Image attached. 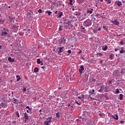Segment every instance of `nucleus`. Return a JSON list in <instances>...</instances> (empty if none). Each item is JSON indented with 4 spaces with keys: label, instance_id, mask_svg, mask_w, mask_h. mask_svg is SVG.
Here are the masks:
<instances>
[{
    "label": "nucleus",
    "instance_id": "f257e3e1",
    "mask_svg": "<svg viewBox=\"0 0 125 125\" xmlns=\"http://www.w3.org/2000/svg\"><path fill=\"white\" fill-rule=\"evenodd\" d=\"M91 24L92 22L90 20H87L83 22V25L84 26H85V27H89L90 26H91Z\"/></svg>",
    "mask_w": 125,
    "mask_h": 125
},
{
    "label": "nucleus",
    "instance_id": "f03ea898",
    "mask_svg": "<svg viewBox=\"0 0 125 125\" xmlns=\"http://www.w3.org/2000/svg\"><path fill=\"white\" fill-rule=\"evenodd\" d=\"M83 114H82V117L84 118H88L89 117V113H88V111L87 110H85V109H83Z\"/></svg>",
    "mask_w": 125,
    "mask_h": 125
},
{
    "label": "nucleus",
    "instance_id": "7ed1b4c3",
    "mask_svg": "<svg viewBox=\"0 0 125 125\" xmlns=\"http://www.w3.org/2000/svg\"><path fill=\"white\" fill-rule=\"evenodd\" d=\"M52 117H48L47 119V121L44 122V125H50L52 123Z\"/></svg>",
    "mask_w": 125,
    "mask_h": 125
},
{
    "label": "nucleus",
    "instance_id": "20e7f679",
    "mask_svg": "<svg viewBox=\"0 0 125 125\" xmlns=\"http://www.w3.org/2000/svg\"><path fill=\"white\" fill-rule=\"evenodd\" d=\"M66 41L67 40H66V39H65V37L61 38L59 40V42L60 44H65V43H66Z\"/></svg>",
    "mask_w": 125,
    "mask_h": 125
},
{
    "label": "nucleus",
    "instance_id": "39448f33",
    "mask_svg": "<svg viewBox=\"0 0 125 125\" xmlns=\"http://www.w3.org/2000/svg\"><path fill=\"white\" fill-rule=\"evenodd\" d=\"M113 75H114L115 77H120V76H121L120 71H119L118 70H115L113 72Z\"/></svg>",
    "mask_w": 125,
    "mask_h": 125
},
{
    "label": "nucleus",
    "instance_id": "423d86ee",
    "mask_svg": "<svg viewBox=\"0 0 125 125\" xmlns=\"http://www.w3.org/2000/svg\"><path fill=\"white\" fill-rule=\"evenodd\" d=\"M24 119H25L24 122H27V121L29 120V116H28L27 112L24 113Z\"/></svg>",
    "mask_w": 125,
    "mask_h": 125
},
{
    "label": "nucleus",
    "instance_id": "0eeeda50",
    "mask_svg": "<svg viewBox=\"0 0 125 125\" xmlns=\"http://www.w3.org/2000/svg\"><path fill=\"white\" fill-rule=\"evenodd\" d=\"M84 70V67H83V65H81L80 67V69H79V73H80L81 75L83 74V71Z\"/></svg>",
    "mask_w": 125,
    "mask_h": 125
},
{
    "label": "nucleus",
    "instance_id": "6e6552de",
    "mask_svg": "<svg viewBox=\"0 0 125 125\" xmlns=\"http://www.w3.org/2000/svg\"><path fill=\"white\" fill-rule=\"evenodd\" d=\"M112 23H113V25H119V24H120V22H119V21H118V20L115 19L114 20V21H111Z\"/></svg>",
    "mask_w": 125,
    "mask_h": 125
},
{
    "label": "nucleus",
    "instance_id": "1a4fd4ad",
    "mask_svg": "<svg viewBox=\"0 0 125 125\" xmlns=\"http://www.w3.org/2000/svg\"><path fill=\"white\" fill-rule=\"evenodd\" d=\"M115 4L118 5V6H121V5H123V3H122V2L120 1H116L115 2Z\"/></svg>",
    "mask_w": 125,
    "mask_h": 125
},
{
    "label": "nucleus",
    "instance_id": "9d476101",
    "mask_svg": "<svg viewBox=\"0 0 125 125\" xmlns=\"http://www.w3.org/2000/svg\"><path fill=\"white\" fill-rule=\"evenodd\" d=\"M63 48H64V47H61L59 48V50L58 52V54H60V53H62L63 52Z\"/></svg>",
    "mask_w": 125,
    "mask_h": 125
},
{
    "label": "nucleus",
    "instance_id": "9b49d317",
    "mask_svg": "<svg viewBox=\"0 0 125 125\" xmlns=\"http://www.w3.org/2000/svg\"><path fill=\"white\" fill-rule=\"evenodd\" d=\"M0 106L1 108H6L7 107V105H6V104L2 103L0 104Z\"/></svg>",
    "mask_w": 125,
    "mask_h": 125
},
{
    "label": "nucleus",
    "instance_id": "f8f14e48",
    "mask_svg": "<svg viewBox=\"0 0 125 125\" xmlns=\"http://www.w3.org/2000/svg\"><path fill=\"white\" fill-rule=\"evenodd\" d=\"M123 75H125V69H122L120 72V76H123Z\"/></svg>",
    "mask_w": 125,
    "mask_h": 125
},
{
    "label": "nucleus",
    "instance_id": "ddd939ff",
    "mask_svg": "<svg viewBox=\"0 0 125 125\" xmlns=\"http://www.w3.org/2000/svg\"><path fill=\"white\" fill-rule=\"evenodd\" d=\"M8 34V33L6 32V31H4L3 30L1 31V36H6Z\"/></svg>",
    "mask_w": 125,
    "mask_h": 125
},
{
    "label": "nucleus",
    "instance_id": "4468645a",
    "mask_svg": "<svg viewBox=\"0 0 125 125\" xmlns=\"http://www.w3.org/2000/svg\"><path fill=\"white\" fill-rule=\"evenodd\" d=\"M34 15V12L31 11V10H29V12L28 13V16H32Z\"/></svg>",
    "mask_w": 125,
    "mask_h": 125
},
{
    "label": "nucleus",
    "instance_id": "2eb2a0df",
    "mask_svg": "<svg viewBox=\"0 0 125 125\" xmlns=\"http://www.w3.org/2000/svg\"><path fill=\"white\" fill-rule=\"evenodd\" d=\"M8 61H9L10 62H13L15 61V59H12L11 57H9L8 59Z\"/></svg>",
    "mask_w": 125,
    "mask_h": 125
},
{
    "label": "nucleus",
    "instance_id": "dca6fc26",
    "mask_svg": "<svg viewBox=\"0 0 125 125\" xmlns=\"http://www.w3.org/2000/svg\"><path fill=\"white\" fill-rule=\"evenodd\" d=\"M45 25L48 28H49V27H52V24L51 23H47V22H45Z\"/></svg>",
    "mask_w": 125,
    "mask_h": 125
},
{
    "label": "nucleus",
    "instance_id": "f3484780",
    "mask_svg": "<svg viewBox=\"0 0 125 125\" xmlns=\"http://www.w3.org/2000/svg\"><path fill=\"white\" fill-rule=\"evenodd\" d=\"M112 118H113V119H114V120H119V116H118L117 114H116L115 116L112 115Z\"/></svg>",
    "mask_w": 125,
    "mask_h": 125
},
{
    "label": "nucleus",
    "instance_id": "a211bd4d",
    "mask_svg": "<svg viewBox=\"0 0 125 125\" xmlns=\"http://www.w3.org/2000/svg\"><path fill=\"white\" fill-rule=\"evenodd\" d=\"M102 49L103 50H104V51H106L107 49H108V47L107 46V45H104L102 47Z\"/></svg>",
    "mask_w": 125,
    "mask_h": 125
},
{
    "label": "nucleus",
    "instance_id": "6ab92c4d",
    "mask_svg": "<svg viewBox=\"0 0 125 125\" xmlns=\"http://www.w3.org/2000/svg\"><path fill=\"white\" fill-rule=\"evenodd\" d=\"M12 29L14 30L15 31H17L18 30V28H17V26L14 25L12 27Z\"/></svg>",
    "mask_w": 125,
    "mask_h": 125
},
{
    "label": "nucleus",
    "instance_id": "aec40b11",
    "mask_svg": "<svg viewBox=\"0 0 125 125\" xmlns=\"http://www.w3.org/2000/svg\"><path fill=\"white\" fill-rule=\"evenodd\" d=\"M62 15H63V13L62 12H60L59 13L58 18H61L62 17Z\"/></svg>",
    "mask_w": 125,
    "mask_h": 125
},
{
    "label": "nucleus",
    "instance_id": "412c9836",
    "mask_svg": "<svg viewBox=\"0 0 125 125\" xmlns=\"http://www.w3.org/2000/svg\"><path fill=\"white\" fill-rule=\"evenodd\" d=\"M120 54H122L123 53H125V50H124V47H121V49L120 51Z\"/></svg>",
    "mask_w": 125,
    "mask_h": 125
},
{
    "label": "nucleus",
    "instance_id": "4be33fe9",
    "mask_svg": "<svg viewBox=\"0 0 125 125\" xmlns=\"http://www.w3.org/2000/svg\"><path fill=\"white\" fill-rule=\"evenodd\" d=\"M5 19H0V24H3L4 23V22L5 21Z\"/></svg>",
    "mask_w": 125,
    "mask_h": 125
},
{
    "label": "nucleus",
    "instance_id": "5701e85b",
    "mask_svg": "<svg viewBox=\"0 0 125 125\" xmlns=\"http://www.w3.org/2000/svg\"><path fill=\"white\" fill-rule=\"evenodd\" d=\"M94 89H93V90H91L90 91H89V94H91V95H92V94H94Z\"/></svg>",
    "mask_w": 125,
    "mask_h": 125
},
{
    "label": "nucleus",
    "instance_id": "b1692460",
    "mask_svg": "<svg viewBox=\"0 0 125 125\" xmlns=\"http://www.w3.org/2000/svg\"><path fill=\"white\" fill-rule=\"evenodd\" d=\"M73 94L74 95H76V96H78V95H79V93H78L77 91H73Z\"/></svg>",
    "mask_w": 125,
    "mask_h": 125
},
{
    "label": "nucleus",
    "instance_id": "393cba45",
    "mask_svg": "<svg viewBox=\"0 0 125 125\" xmlns=\"http://www.w3.org/2000/svg\"><path fill=\"white\" fill-rule=\"evenodd\" d=\"M73 108H74V104H70L69 108L70 109V110H71V111H73V110L74 109Z\"/></svg>",
    "mask_w": 125,
    "mask_h": 125
},
{
    "label": "nucleus",
    "instance_id": "a878e982",
    "mask_svg": "<svg viewBox=\"0 0 125 125\" xmlns=\"http://www.w3.org/2000/svg\"><path fill=\"white\" fill-rule=\"evenodd\" d=\"M16 78H18L17 79V82H19V81H20L21 80V77H20V76H19V75H17Z\"/></svg>",
    "mask_w": 125,
    "mask_h": 125
},
{
    "label": "nucleus",
    "instance_id": "bb28decb",
    "mask_svg": "<svg viewBox=\"0 0 125 125\" xmlns=\"http://www.w3.org/2000/svg\"><path fill=\"white\" fill-rule=\"evenodd\" d=\"M13 102L15 103V104H18V102H17V100L16 99L13 98Z\"/></svg>",
    "mask_w": 125,
    "mask_h": 125
},
{
    "label": "nucleus",
    "instance_id": "cd10ccee",
    "mask_svg": "<svg viewBox=\"0 0 125 125\" xmlns=\"http://www.w3.org/2000/svg\"><path fill=\"white\" fill-rule=\"evenodd\" d=\"M103 89H104L103 86H101V89L99 90V92H102V91H103Z\"/></svg>",
    "mask_w": 125,
    "mask_h": 125
},
{
    "label": "nucleus",
    "instance_id": "c85d7f7f",
    "mask_svg": "<svg viewBox=\"0 0 125 125\" xmlns=\"http://www.w3.org/2000/svg\"><path fill=\"white\" fill-rule=\"evenodd\" d=\"M66 80L67 81H68V82H71V81H72V79H71V78L69 77V76H66Z\"/></svg>",
    "mask_w": 125,
    "mask_h": 125
},
{
    "label": "nucleus",
    "instance_id": "c756f323",
    "mask_svg": "<svg viewBox=\"0 0 125 125\" xmlns=\"http://www.w3.org/2000/svg\"><path fill=\"white\" fill-rule=\"evenodd\" d=\"M34 71V73H38V72H39V68L38 67H35Z\"/></svg>",
    "mask_w": 125,
    "mask_h": 125
},
{
    "label": "nucleus",
    "instance_id": "7c9ffc66",
    "mask_svg": "<svg viewBox=\"0 0 125 125\" xmlns=\"http://www.w3.org/2000/svg\"><path fill=\"white\" fill-rule=\"evenodd\" d=\"M15 115H17L18 118H20V115H19V112L18 111H16Z\"/></svg>",
    "mask_w": 125,
    "mask_h": 125
},
{
    "label": "nucleus",
    "instance_id": "2f4dec72",
    "mask_svg": "<svg viewBox=\"0 0 125 125\" xmlns=\"http://www.w3.org/2000/svg\"><path fill=\"white\" fill-rule=\"evenodd\" d=\"M103 29H105V31H106V32H108V26L107 27V26H103Z\"/></svg>",
    "mask_w": 125,
    "mask_h": 125
},
{
    "label": "nucleus",
    "instance_id": "473e14b6",
    "mask_svg": "<svg viewBox=\"0 0 125 125\" xmlns=\"http://www.w3.org/2000/svg\"><path fill=\"white\" fill-rule=\"evenodd\" d=\"M37 62L38 64H41L42 63V62H41V59H38L37 60Z\"/></svg>",
    "mask_w": 125,
    "mask_h": 125
},
{
    "label": "nucleus",
    "instance_id": "72a5a7b5",
    "mask_svg": "<svg viewBox=\"0 0 125 125\" xmlns=\"http://www.w3.org/2000/svg\"><path fill=\"white\" fill-rule=\"evenodd\" d=\"M124 95H123V94H120V100H123V97Z\"/></svg>",
    "mask_w": 125,
    "mask_h": 125
},
{
    "label": "nucleus",
    "instance_id": "f704fd0d",
    "mask_svg": "<svg viewBox=\"0 0 125 125\" xmlns=\"http://www.w3.org/2000/svg\"><path fill=\"white\" fill-rule=\"evenodd\" d=\"M3 30L4 31V32H9V29H8V28H5L4 27Z\"/></svg>",
    "mask_w": 125,
    "mask_h": 125
},
{
    "label": "nucleus",
    "instance_id": "c9c22d12",
    "mask_svg": "<svg viewBox=\"0 0 125 125\" xmlns=\"http://www.w3.org/2000/svg\"><path fill=\"white\" fill-rule=\"evenodd\" d=\"M46 13H48L49 16H50V15H51V14H52V12H51L50 11H46Z\"/></svg>",
    "mask_w": 125,
    "mask_h": 125
},
{
    "label": "nucleus",
    "instance_id": "e433bc0d",
    "mask_svg": "<svg viewBox=\"0 0 125 125\" xmlns=\"http://www.w3.org/2000/svg\"><path fill=\"white\" fill-rule=\"evenodd\" d=\"M62 30H63V26H62V25H60L59 28V30L62 31Z\"/></svg>",
    "mask_w": 125,
    "mask_h": 125
},
{
    "label": "nucleus",
    "instance_id": "4c0bfd02",
    "mask_svg": "<svg viewBox=\"0 0 125 125\" xmlns=\"http://www.w3.org/2000/svg\"><path fill=\"white\" fill-rule=\"evenodd\" d=\"M116 94H119V93H120V90H119L118 88L116 89Z\"/></svg>",
    "mask_w": 125,
    "mask_h": 125
},
{
    "label": "nucleus",
    "instance_id": "58836bf2",
    "mask_svg": "<svg viewBox=\"0 0 125 125\" xmlns=\"http://www.w3.org/2000/svg\"><path fill=\"white\" fill-rule=\"evenodd\" d=\"M75 15H76V16H81V13H80V12H77V13H76Z\"/></svg>",
    "mask_w": 125,
    "mask_h": 125
},
{
    "label": "nucleus",
    "instance_id": "ea45409f",
    "mask_svg": "<svg viewBox=\"0 0 125 125\" xmlns=\"http://www.w3.org/2000/svg\"><path fill=\"white\" fill-rule=\"evenodd\" d=\"M104 97L106 100H109V97L108 95H107V94L104 95Z\"/></svg>",
    "mask_w": 125,
    "mask_h": 125
},
{
    "label": "nucleus",
    "instance_id": "a19ab883",
    "mask_svg": "<svg viewBox=\"0 0 125 125\" xmlns=\"http://www.w3.org/2000/svg\"><path fill=\"white\" fill-rule=\"evenodd\" d=\"M56 117L59 118H60V114L59 113V112L56 114Z\"/></svg>",
    "mask_w": 125,
    "mask_h": 125
},
{
    "label": "nucleus",
    "instance_id": "79ce46f5",
    "mask_svg": "<svg viewBox=\"0 0 125 125\" xmlns=\"http://www.w3.org/2000/svg\"><path fill=\"white\" fill-rule=\"evenodd\" d=\"M93 33H94V34H96V33H97L98 30H97V29H94L93 30Z\"/></svg>",
    "mask_w": 125,
    "mask_h": 125
},
{
    "label": "nucleus",
    "instance_id": "37998d69",
    "mask_svg": "<svg viewBox=\"0 0 125 125\" xmlns=\"http://www.w3.org/2000/svg\"><path fill=\"white\" fill-rule=\"evenodd\" d=\"M96 16L98 17V18H101L102 17V16L99 15V14H97Z\"/></svg>",
    "mask_w": 125,
    "mask_h": 125
},
{
    "label": "nucleus",
    "instance_id": "c03bdc74",
    "mask_svg": "<svg viewBox=\"0 0 125 125\" xmlns=\"http://www.w3.org/2000/svg\"><path fill=\"white\" fill-rule=\"evenodd\" d=\"M9 18H10V20L11 22H12L13 21V20H14V18H13V17L11 18L10 17Z\"/></svg>",
    "mask_w": 125,
    "mask_h": 125
},
{
    "label": "nucleus",
    "instance_id": "a18cd8bd",
    "mask_svg": "<svg viewBox=\"0 0 125 125\" xmlns=\"http://www.w3.org/2000/svg\"><path fill=\"white\" fill-rule=\"evenodd\" d=\"M70 2L69 3V4H70V5H73V0H69Z\"/></svg>",
    "mask_w": 125,
    "mask_h": 125
},
{
    "label": "nucleus",
    "instance_id": "49530a36",
    "mask_svg": "<svg viewBox=\"0 0 125 125\" xmlns=\"http://www.w3.org/2000/svg\"><path fill=\"white\" fill-rule=\"evenodd\" d=\"M91 21H93V22H94L95 21H96V19H95V18H92Z\"/></svg>",
    "mask_w": 125,
    "mask_h": 125
},
{
    "label": "nucleus",
    "instance_id": "de8ad7c7",
    "mask_svg": "<svg viewBox=\"0 0 125 125\" xmlns=\"http://www.w3.org/2000/svg\"><path fill=\"white\" fill-rule=\"evenodd\" d=\"M23 92H26V91H27V88L25 87H23Z\"/></svg>",
    "mask_w": 125,
    "mask_h": 125
},
{
    "label": "nucleus",
    "instance_id": "09e8293b",
    "mask_svg": "<svg viewBox=\"0 0 125 125\" xmlns=\"http://www.w3.org/2000/svg\"><path fill=\"white\" fill-rule=\"evenodd\" d=\"M79 119H83V120H84V119H85V118H84V117H82V116H79L78 117Z\"/></svg>",
    "mask_w": 125,
    "mask_h": 125
},
{
    "label": "nucleus",
    "instance_id": "8fccbe9b",
    "mask_svg": "<svg viewBox=\"0 0 125 125\" xmlns=\"http://www.w3.org/2000/svg\"><path fill=\"white\" fill-rule=\"evenodd\" d=\"M87 13H89L90 14H92V11L88 10V11H87Z\"/></svg>",
    "mask_w": 125,
    "mask_h": 125
},
{
    "label": "nucleus",
    "instance_id": "3c124183",
    "mask_svg": "<svg viewBox=\"0 0 125 125\" xmlns=\"http://www.w3.org/2000/svg\"><path fill=\"white\" fill-rule=\"evenodd\" d=\"M109 58L111 60H113V55H110Z\"/></svg>",
    "mask_w": 125,
    "mask_h": 125
},
{
    "label": "nucleus",
    "instance_id": "603ef678",
    "mask_svg": "<svg viewBox=\"0 0 125 125\" xmlns=\"http://www.w3.org/2000/svg\"><path fill=\"white\" fill-rule=\"evenodd\" d=\"M97 55H99V56H100V57H101V56H102V54H101V53H98Z\"/></svg>",
    "mask_w": 125,
    "mask_h": 125
},
{
    "label": "nucleus",
    "instance_id": "864d4df0",
    "mask_svg": "<svg viewBox=\"0 0 125 125\" xmlns=\"http://www.w3.org/2000/svg\"><path fill=\"white\" fill-rule=\"evenodd\" d=\"M16 123H17L16 121H14V122H12V125H16Z\"/></svg>",
    "mask_w": 125,
    "mask_h": 125
},
{
    "label": "nucleus",
    "instance_id": "5fc2aeb1",
    "mask_svg": "<svg viewBox=\"0 0 125 125\" xmlns=\"http://www.w3.org/2000/svg\"><path fill=\"white\" fill-rule=\"evenodd\" d=\"M67 52L69 53V54H71V53H72V51H71V50H68Z\"/></svg>",
    "mask_w": 125,
    "mask_h": 125
},
{
    "label": "nucleus",
    "instance_id": "6e6d98bb",
    "mask_svg": "<svg viewBox=\"0 0 125 125\" xmlns=\"http://www.w3.org/2000/svg\"><path fill=\"white\" fill-rule=\"evenodd\" d=\"M101 29H102V26L99 27V28L98 29L97 31H101Z\"/></svg>",
    "mask_w": 125,
    "mask_h": 125
},
{
    "label": "nucleus",
    "instance_id": "4d7b16f0",
    "mask_svg": "<svg viewBox=\"0 0 125 125\" xmlns=\"http://www.w3.org/2000/svg\"><path fill=\"white\" fill-rule=\"evenodd\" d=\"M68 103H63L62 104L64 105V106H67V104H68Z\"/></svg>",
    "mask_w": 125,
    "mask_h": 125
},
{
    "label": "nucleus",
    "instance_id": "13d9d810",
    "mask_svg": "<svg viewBox=\"0 0 125 125\" xmlns=\"http://www.w3.org/2000/svg\"><path fill=\"white\" fill-rule=\"evenodd\" d=\"M26 109H28L29 110H32V109L30 108V107L29 106H26Z\"/></svg>",
    "mask_w": 125,
    "mask_h": 125
},
{
    "label": "nucleus",
    "instance_id": "bf43d9fd",
    "mask_svg": "<svg viewBox=\"0 0 125 125\" xmlns=\"http://www.w3.org/2000/svg\"><path fill=\"white\" fill-rule=\"evenodd\" d=\"M38 12H39V13H42V9H39V10H38Z\"/></svg>",
    "mask_w": 125,
    "mask_h": 125
},
{
    "label": "nucleus",
    "instance_id": "052dcab7",
    "mask_svg": "<svg viewBox=\"0 0 125 125\" xmlns=\"http://www.w3.org/2000/svg\"><path fill=\"white\" fill-rule=\"evenodd\" d=\"M92 82H96V79L93 78V79H92Z\"/></svg>",
    "mask_w": 125,
    "mask_h": 125
},
{
    "label": "nucleus",
    "instance_id": "680f3d73",
    "mask_svg": "<svg viewBox=\"0 0 125 125\" xmlns=\"http://www.w3.org/2000/svg\"><path fill=\"white\" fill-rule=\"evenodd\" d=\"M71 105V104H70V103H68V104H67V106L68 107H70V106Z\"/></svg>",
    "mask_w": 125,
    "mask_h": 125
},
{
    "label": "nucleus",
    "instance_id": "e2e57ef3",
    "mask_svg": "<svg viewBox=\"0 0 125 125\" xmlns=\"http://www.w3.org/2000/svg\"><path fill=\"white\" fill-rule=\"evenodd\" d=\"M120 44H122V45H123V44H124V42H123V41L120 42Z\"/></svg>",
    "mask_w": 125,
    "mask_h": 125
},
{
    "label": "nucleus",
    "instance_id": "0e129e2a",
    "mask_svg": "<svg viewBox=\"0 0 125 125\" xmlns=\"http://www.w3.org/2000/svg\"><path fill=\"white\" fill-rule=\"evenodd\" d=\"M81 29H83V30H84L85 28H84V27H83V26H81Z\"/></svg>",
    "mask_w": 125,
    "mask_h": 125
},
{
    "label": "nucleus",
    "instance_id": "69168bd1",
    "mask_svg": "<svg viewBox=\"0 0 125 125\" xmlns=\"http://www.w3.org/2000/svg\"><path fill=\"white\" fill-rule=\"evenodd\" d=\"M76 103H77L78 104V105H81L82 104L81 103H79V102H78V101H76Z\"/></svg>",
    "mask_w": 125,
    "mask_h": 125
},
{
    "label": "nucleus",
    "instance_id": "338daca9",
    "mask_svg": "<svg viewBox=\"0 0 125 125\" xmlns=\"http://www.w3.org/2000/svg\"><path fill=\"white\" fill-rule=\"evenodd\" d=\"M81 97L82 98H84V95H81Z\"/></svg>",
    "mask_w": 125,
    "mask_h": 125
},
{
    "label": "nucleus",
    "instance_id": "774afa93",
    "mask_svg": "<svg viewBox=\"0 0 125 125\" xmlns=\"http://www.w3.org/2000/svg\"><path fill=\"white\" fill-rule=\"evenodd\" d=\"M120 123V124H124V123H125V121H121Z\"/></svg>",
    "mask_w": 125,
    "mask_h": 125
}]
</instances>
